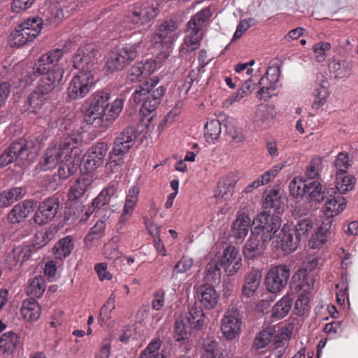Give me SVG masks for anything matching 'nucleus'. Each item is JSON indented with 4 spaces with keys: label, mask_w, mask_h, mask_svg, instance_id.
<instances>
[{
    "label": "nucleus",
    "mask_w": 358,
    "mask_h": 358,
    "mask_svg": "<svg viewBox=\"0 0 358 358\" xmlns=\"http://www.w3.org/2000/svg\"><path fill=\"white\" fill-rule=\"evenodd\" d=\"M254 229L246 241L243 255L246 259L261 257L265 250V244L269 242L279 230L281 222L278 216H270L264 211L253 220Z\"/></svg>",
    "instance_id": "f257e3e1"
},
{
    "label": "nucleus",
    "mask_w": 358,
    "mask_h": 358,
    "mask_svg": "<svg viewBox=\"0 0 358 358\" xmlns=\"http://www.w3.org/2000/svg\"><path fill=\"white\" fill-rule=\"evenodd\" d=\"M63 55L64 51L57 48L43 54L38 59L32 69L34 76H30L32 80L36 74L42 76L36 90L48 94L60 84L64 74V69L59 63Z\"/></svg>",
    "instance_id": "f03ea898"
},
{
    "label": "nucleus",
    "mask_w": 358,
    "mask_h": 358,
    "mask_svg": "<svg viewBox=\"0 0 358 358\" xmlns=\"http://www.w3.org/2000/svg\"><path fill=\"white\" fill-rule=\"evenodd\" d=\"M110 94L103 90L93 93L87 99L89 106L85 111V120L90 124L108 125L120 115L124 106V100L117 98L109 103Z\"/></svg>",
    "instance_id": "7ed1b4c3"
},
{
    "label": "nucleus",
    "mask_w": 358,
    "mask_h": 358,
    "mask_svg": "<svg viewBox=\"0 0 358 358\" xmlns=\"http://www.w3.org/2000/svg\"><path fill=\"white\" fill-rule=\"evenodd\" d=\"M41 150L35 140L20 139L13 143L0 156V166H5L15 162L16 165L27 167L32 163Z\"/></svg>",
    "instance_id": "20e7f679"
},
{
    "label": "nucleus",
    "mask_w": 358,
    "mask_h": 358,
    "mask_svg": "<svg viewBox=\"0 0 358 358\" xmlns=\"http://www.w3.org/2000/svg\"><path fill=\"white\" fill-rule=\"evenodd\" d=\"M83 141V137L79 132H73L71 136H66L58 145L50 148L46 150L41 167L44 171L54 169L65 155L71 154L72 150L77 149V145Z\"/></svg>",
    "instance_id": "39448f33"
},
{
    "label": "nucleus",
    "mask_w": 358,
    "mask_h": 358,
    "mask_svg": "<svg viewBox=\"0 0 358 358\" xmlns=\"http://www.w3.org/2000/svg\"><path fill=\"white\" fill-rule=\"evenodd\" d=\"M211 16L209 8H205L194 15L187 22V29L180 48L181 54L196 50L203 38V23Z\"/></svg>",
    "instance_id": "423d86ee"
},
{
    "label": "nucleus",
    "mask_w": 358,
    "mask_h": 358,
    "mask_svg": "<svg viewBox=\"0 0 358 358\" xmlns=\"http://www.w3.org/2000/svg\"><path fill=\"white\" fill-rule=\"evenodd\" d=\"M157 81H152L150 85L145 83L137 88L131 95V99L136 103H141L143 109L149 113L154 111L159 105L165 92L162 86L157 88Z\"/></svg>",
    "instance_id": "0eeeda50"
},
{
    "label": "nucleus",
    "mask_w": 358,
    "mask_h": 358,
    "mask_svg": "<svg viewBox=\"0 0 358 358\" xmlns=\"http://www.w3.org/2000/svg\"><path fill=\"white\" fill-rule=\"evenodd\" d=\"M158 13L157 8L149 2L136 4L129 11L123 20V27L127 29H140L144 24L153 19Z\"/></svg>",
    "instance_id": "6e6552de"
},
{
    "label": "nucleus",
    "mask_w": 358,
    "mask_h": 358,
    "mask_svg": "<svg viewBox=\"0 0 358 358\" xmlns=\"http://www.w3.org/2000/svg\"><path fill=\"white\" fill-rule=\"evenodd\" d=\"M43 20L39 17L29 18L19 24L10 36L12 45L20 47L32 41L40 33Z\"/></svg>",
    "instance_id": "1a4fd4ad"
},
{
    "label": "nucleus",
    "mask_w": 358,
    "mask_h": 358,
    "mask_svg": "<svg viewBox=\"0 0 358 358\" xmlns=\"http://www.w3.org/2000/svg\"><path fill=\"white\" fill-rule=\"evenodd\" d=\"M98 50L93 45L87 44L78 50L73 57V67L79 70L78 74L94 76L96 69Z\"/></svg>",
    "instance_id": "9d476101"
},
{
    "label": "nucleus",
    "mask_w": 358,
    "mask_h": 358,
    "mask_svg": "<svg viewBox=\"0 0 358 358\" xmlns=\"http://www.w3.org/2000/svg\"><path fill=\"white\" fill-rule=\"evenodd\" d=\"M178 26L173 20L164 21L157 28L151 38V42L156 48L169 52L179 37Z\"/></svg>",
    "instance_id": "9b49d317"
},
{
    "label": "nucleus",
    "mask_w": 358,
    "mask_h": 358,
    "mask_svg": "<svg viewBox=\"0 0 358 358\" xmlns=\"http://www.w3.org/2000/svg\"><path fill=\"white\" fill-rule=\"evenodd\" d=\"M95 83L94 76L87 74H77L71 80L67 95L71 100L83 99L89 94Z\"/></svg>",
    "instance_id": "f8f14e48"
},
{
    "label": "nucleus",
    "mask_w": 358,
    "mask_h": 358,
    "mask_svg": "<svg viewBox=\"0 0 358 358\" xmlns=\"http://www.w3.org/2000/svg\"><path fill=\"white\" fill-rule=\"evenodd\" d=\"M289 277V269L286 265H278L271 268L267 273L265 284L268 290L276 293L283 289Z\"/></svg>",
    "instance_id": "ddd939ff"
},
{
    "label": "nucleus",
    "mask_w": 358,
    "mask_h": 358,
    "mask_svg": "<svg viewBox=\"0 0 358 358\" xmlns=\"http://www.w3.org/2000/svg\"><path fill=\"white\" fill-rule=\"evenodd\" d=\"M242 320L239 312L236 308H229L221 322V331L227 339H234L241 331Z\"/></svg>",
    "instance_id": "4468645a"
},
{
    "label": "nucleus",
    "mask_w": 358,
    "mask_h": 358,
    "mask_svg": "<svg viewBox=\"0 0 358 358\" xmlns=\"http://www.w3.org/2000/svg\"><path fill=\"white\" fill-rule=\"evenodd\" d=\"M220 264L227 276L234 275L242 267V258L239 250L233 245H228L218 256Z\"/></svg>",
    "instance_id": "2eb2a0df"
},
{
    "label": "nucleus",
    "mask_w": 358,
    "mask_h": 358,
    "mask_svg": "<svg viewBox=\"0 0 358 358\" xmlns=\"http://www.w3.org/2000/svg\"><path fill=\"white\" fill-rule=\"evenodd\" d=\"M108 152V145L101 142L92 146L83 156L86 169L91 171L100 166Z\"/></svg>",
    "instance_id": "dca6fc26"
},
{
    "label": "nucleus",
    "mask_w": 358,
    "mask_h": 358,
    "mask_svg": "<svg viewBox=\"0 0 358 358\" xmlns=\"http://www.w3.org/2000/svg\"><path fill=\"white\" fill-rule=\"evenodd\" d=\"M59 204L57 199L45 200L38 207L34 215L35 222L42 225L50 222L57 215Z\"/></svg>",
    "instance_id": "f3484780"
},
{
    "label": "nucleus",
    "mask_w": 358,
    "mask_h": 358,
    "mask_svg": "<svg viewBox=\"0 0 358 358\" xmlns=\"http://www.w3.org/2000/svg\"><path fill=\"white\" fill-rule=\"evenodd\" d=\"M32 255V248L29 245H20L15 247L7 255L6 266L10 270H17L28 261Z\"/></svg>",
    "instance_id": "a211bd4d"
},
{
    "label": "nucleus",
    "mask_w": 358,
    "mask_h": 358,
    "mask_svg": "<svg viewBox=\"0 0 358 358\" xmlns=\"http://www.w3.org/2000/svg\"><path fill=\"white\" fill-rule=\"evenodd\" d=\"M48 94H42L38 90L32 92L29 95L27 101L28 111L38 115L39 117H44L51 108L50 103L48 101Z\"/></svg>",
    "instance_id": "6ab92c4d"
},
{
    "label": "nucleus",
    "mask_w": 358,
    "mask_h": 358,
    "mask_svg": "<svg viewBox=\"0 0 358 358\" xmlns=\"http://www.w3.org/2000/svg\"><path fill=\"white\" fill-rule=\"evenodd\" d=\"M80 163L79 150H72L71 154L65 155L64 159L61 160L59 164L57 173L59 178L65 180L75 173L79 167Z\"/></svg>",
    "instance_id": "aec40b11"
},
{
    "label": "nucleus",
    "mask_w": 358,
    "mask_h": 358,
    "mask_svg": "<svg viewBox=\"0 0 358 358\" xmlns=\"http://www.w3.org/2000/svg\"><path fill=\"white\" fill-rule=\"evenodd\" d=\"M275 238L278 246L287 254L295 251L300 243L296 235L295 237L293 236L292 229L285 225L280 230Z\"/></svg>",
    "instance_id": "412c9836"
},
{
    "label": "nucleus",
    "mask_w": 358,
    "mask_h": 358,
    "mask_svg": "<svg viewBox=\"0 0 358 358\" xmlns=\"http://www.w3.org/2000/svg\"><path fill=\"white\" fill-rule=\"evenodd\" d=\"M155 69L156 64L152 60L138 62L129 69L127 79L131 83L140 82L155 72Z\"/></svg>",
    "instance_id": "4be33fe9"
},
{
    "label": "nucleus",
    "mask_w": 358,
    "mask_h": 358,
    "mask_svg": "<svg viewBox=\"0 0 358 358\" xmlns=\"http://www.w3.org/2000/svg\"><path fill=\"white\" fill-rule=\"evenodd\" d=\"M353 62L352 60L338 59L333 57L329 60L328 68L329 73L337 80H345L352 74Z\"/></svg>",
    "instance_id": "5701e85b"
},
{
    "label": "nucleus",
    "mask_w": 358,
    "mask_h": 358,
    "mask_svg": "<svg viewBox=\"0 0 358 358\" xmlns=\"http://www.w3.org/2000/svg\"><path fill=\"white\" fill-rule=\"evenodd\" d=\"M329 82L327 78L321 73L316 76V83L313 90V96L315 101L313 103V107L318 108L324 105L327 98L329 97Z\"/></svg>",
    "instance_id": "b1692460"
},
{
    "label": "nucleus",
    "mask_w": 358,
    "mask_h": 358,
    "mask_svg": "<svg viewBox=\"0 0 358 358\" xmlns=\"http://www.w3.org/2000/svg\"><path fill=\"white\" fill-rule=\"evenodd\" d=\"M136 137V131L133 127L125 128L114 141L113 148L115 149V152L127 153L133 147Z\"/></svg>",
    "instance_id": "393cba45"
},
{
    "label": "nucleus",
    "mask_w": 358,
    "mask_h": 358,
    "mask_svg": "<svg viewBox=\"0 0 358 358\" xmlns=\"http://www.w3.org/2000/svg\"><path fill=\"white\" fill-rule=\"evenodd\" d=\"M196 297L202 306L206 309L215 308L219 299L215 289L210 285L199 287L196 291Z\"/></svg>",
    "instance_id": "a878e982"
},
{
    "label": "nucleus",
    "mask_w": 358,
    "mask_h": 358,
    "mask_svg": "<svg viewBox=\"0 0 358 358\" xmlns=\"http://www.w3.org/2000/svg\"><path fill=\"white\" fill-rule=\"evenodd\" d=\"M236 183V180L232 176H227L220 179L214 190V196L217 201H220L230 198Z\"/></svg>",
    "instance_id": "bb28decb"
},
{
    "label": "nucleus",
    "mask_w": 358,
    "mask_h": 358,
    "mask_svg": "<svg viewBox=\"0 0 358 358\" xmlns=\"http://www.w3.org/2000/svg\"><path fill=\"white\" fill-rule=\"evenodd\" d=\"M250 224L251 220L248 215H241L236 219L232 225L231 236L236 240V243H242L248 233Z\"/></svg>",
    "instance_id": "cd10ccee"
},
{
    "label": "nucleus",
    "mask_w": 358,
    "mask_h": 358,
    "mask_svg": "<svg viewBox=\"0 0 358 358\" xmlns=\"http://www.w3.org/2000/svg\"><path fill=\"white\" fill-rule=\"evenodd\" d=\"M261 279V272L257 269L252 270L245 277L243 294L248 298L252 296L260 285Z\"/></svg>",
    "instance_id": "c85d7f7f"
},
{
    "label": "nucleus",
    "mask_w": 358,
    "mask_h": 358,
    "mask_svg": "<svg viewBox=\"0 0 358 358\" xmlns=\"http://www.w3.org/2000/svg\"><path fill=\"white\" fill-rule=\"evenodd\" d=\"M331 222V220H328V223L323 222L315 229V231L310 234L311 237L308 241L310 248H320L327 242Z\"/></svg>",
    "instance_id": "c756f323"
},
{
    "label": "nucleus",
    "mask_w": 358,
    "mask_h": 358,
    "mask_svg": "<svg viewBox=\"0 0 358 358\" xmlns=\"http://www.w3.org/2000/svg\"><path fill=\"white\" fill-rule=\"evenodd\" d=\"M39 303L34 299L24 300L20 308L22 317L27 322H34L41 315Z\"/></svg>",
    "instance_id": "7c9ffc66"
},
{
    "label": "nucleus",
    "mask_w": 358,
    "mask_h": 358,
    "mask_svg": "<svg viewBox=\"0 0 358 358\" xmlns=\"http://www.w3.org/2000/svg\"><path fill=\"white\" fill-rule=\"evenodd\" d=\"M32 204L29 201H24L15 205L8 215L10 223H18L23 221L32 211Z\"/></svg>",
    "instance_id": "2f4dec72"
},
{
    "label": "nucleus",
    "mask_w": 358,
    "mask_h": 358,
    "mask_svg": "<svg viewBox=\"0 0 358 358\" xmlns=\"http://www.w3.org/2000/svg\"><path fill=\"white\" fill-rule=\"evenodd\" d=\"M201 358H229L228 353L216 341L208 339L203 346Z\"/></svg>",
    "instance_id": "473e14b6"
},
{
    "label": "nucleus",
    "mask_w": 358,
    "mask_h": 358,
    "mask_svg": "<svg viewBox=\"0 0 358 358\" xmlns=\"http://www.w3.org/2000/svg\"><path fill=\"white\" fill-rule=\"evenodd\" d=\"M347 204L345 199L341 196H334L328 199L324 206V215L329 220L342 212Z\"/></svg>",
    "instance_id": "72a5a7b5"
},
{
    "label": "nucleus",
    "mask_w": 358,
    "mask_h": 358,
    "mask_svg": "<svg viewBox=\"0 0 358 358\" xmlns=\"http://www.w3.org/2000/svg\"><path fill=\"white\" fill-rule=\"evenodd\" d=\"M91 184V180L87 176H83L76 180V183L70 188L68 193L69 200L79 201Z\"/></svg>",
    "instance_id": "f704fd0d"
},
{
    "label": "nucleus",
    "mask_w": 358,
    "mask_h": 358,
    "mask_svg": "<svg viewBox=\"0 0 358 358\" xmlns=\"http://www.w3.org/2000/svg\"><path fill=\"white\" fill-rule=\"evenodd\" d=\"M220 265V258L217 255L207 264L204 276L207 282L210 284L220 282L222 275Z\"/></svg>",
    "instance_id": "c9c22d12"
},
{
    "label": "nucleus",
    "mask_w": 358,
    "mask_h": 358,
    "mask_svg": "<svg viewBox=\"0 0 358 358\" xmlns=\"http://www.w3.org/2000/svg\"><path fill=\"white\" fill-rule=\"evenodd\" d=\"M314 222L310 217H300L295 225V235L301 241L306 240L315 231Z\"/></svg>",
    "instance_id": "e433bc0d"
},
{
    "label": "nucleus",
    "mask_w": 358,
    "mask_h": 358,
    "mask_svg": "<svg viewBox=\"0 0 358 358\" xmlns=\"http://www.w3.org/2000/svg\"><path fill=\"white\" fill-rule=\"evenodd\" d=\"M25 194L22 187H13L0 194V207H7L15 201L22 199Z\"/></svg>",
    "instance_id": "4c0bfd02"
},
{
    "label": "nucleus",
    "mask_w": 358,
    "mask_h": 358,
    "mask_svg": "<svg viewBox=\"0 0 358 358\" xmlns=\"http://www.w3.org/2000/svg\"><path fill=\"white\" fill-rule=\"evenodd\" d=\"M190 332L188 327L185 325L184 320H177L175 322L174 338L180 344L187 345V348L190 349L192 345L189 344Z\"/></svg>",
    "instance_id": "58836bf2"
},
{
    "label": "nucleus",
    "mask_w": 358,
    "mask_h": 358,
    "mask_svg": "<svg viewBox=\"0 0 358 358\" xmlns=\"http://www.w3.org/2000/svg\"><path fill=\"white\" fill-rule=\"evenodd\" d=\"M292 299L289 296H284L278 301L273 308L272 315L277 319H281L286 316L291 309Z\"/></svg>",
    "instance_id": "ea45409f"
},
{
    "label": "nucleus",
    "mask_w": 358,
    "mask_h": 358,
    "mask_svg": "<svg viewBox=\"0 0 358 358\" xmlns=\"http://www.w3.org/2000/svg\"><path fill=\"white\" fill-rule=\"evenodd\" d=\"M73 248L72 239L69 236H66L61 239L54 247V255L58 259H63L68 257Z\"/></svg>",
    "instance_id": "a19ab883"
},
{
    "label": "nucleus",
    "mask_w": 358,
    "mask_h": 358,
    "mask_svg": "<svg viewBox=\"0 0 358 358\" xmlns=\"http://www.w3.org/2000/svg\"><path fill=\"white\" fill-rule=\"evenodd\" d=\"M221 123L217 119L208 120L205 125L204 136L208 143H214L221 134Z\"/></svg>",
    "instance_id": "79ce46f5"
},
{
    "label": "nucleus",
    "mask_w": 358,
    "mask_h": 358,
    "mask_svg": "<svg viewBox=\"0 0 358 358\" xmlns=\"http://www.w3.org/2000/svg\"><path fill=\"white\" fill-rule=\"evenodd\" d=\"M59 6L55 4L51 5L48 10L44 13L45 20L50 24H57L61 22L64 18L69 17L70 10L59 11Z\"/></svg>",
    "instance_id": "37998d69"
},
{
    "label": "nucleus",
    "mask_w": 358,
    "mask_h": 358,
    "mask_svg": "<svg viewBox=\"0 0 358 358\" xmlns=\"http://www.w3.org/2000/svg\"><path fill=\"white\" fill-rule=\"evenodd\" d=\"M336 176V189L340 194H345L352 190L355 185L356 179L350 175L338 174Z\"/></svg>",
    "instance_id": "c03bdc74"
},
{
    "label": "nucleus",
    "mask_w": 358,
    "mask_h": 358,
    "mask_svg": "<svg viewBox=\"0 0 358 358\" xmlns=\"http://www.w3.org/2000/svg\"><path fill=\"white\" fill-rule=\"evenodd\" d=\"M45 287V279L42 276H36L29 282L27 292L29 296L38 298L43 294Z\"/></svg>",
    "instance_id": "a18cd8bd"
},
{
    "label": "nucleus",
    "mask_w": 358,
    "mask_h": 358,
    "mask_svg": "<svg viewBox=\"0 0 358 358\" xmlns=\"http://www.w3.org/2000/svg\"><path fill=\"white\" fill-rule=\"evenodd\" d=\"M17 342V334L13 332L5 333L0 338V351L2 353L12 352L15 349Z\"/></svg>",
    "instance_id": "49530a36"
},
{
    "label": "nucleus",
    "mask_w": 358,
    "mask_h": 358,
    "mask_svg": "<svg viewBox=\"0 0 358 358\" xmlns=\"http://www.w3.org/2000/svg\"><path fill=\"white\" fill-rule=\"evenodd\" d=\"M289 341V337L287 333L282 332L275 336L273 352L277 358L282 357L288 346Z\"/></svg>",
    "instance_id": "de8ad7c7"
},
{
    "label": "nucleus",
    "mask_w": 358,
    "mask_h": 358,
    "mask_svg": "<svg viewBox=\"0 0 358 358\" xmlns=\"http://www.w3.org/2000/svg\"><path fill=\"white\" fill-rule=\"evenodd\" d=\"M205 315L199 307H193L189 310L187 322L193 329H199L204 324Z\"/></svg>",
    "instance_id": "09e8293b"
},
{
    "label": "nucleus",
    "mask_w": 358,
    "mask_h": 358,
    "mask_svg": "<svg viewBox=\"0 0 358 358\" xmlns=\"http://www.w3.org/2000/svg\"><path fill=\"white\" fill-rule=\"evenodd\" d=\"M118 237H113L109 242L106 243L103 248V255L105 258L115 260L121 257V252L119 250Z\"/></svg>",
    "instance_id": "8fccbe9b"
},
{
    "label": "nucleus",
    "mask_w": 358,
    "mask_h": 358,
    "mask_svg": "<svg viewBox=\"0 0 358 358\" xmlns=\"http://www.w3.org/2000/svg\"><path fill=\"white\" fill-rule=\"evenodd\" d=\"M307 182L302 177H295L289 184L290 194L295 198L303 196L306 193Z\"/></svg>",
    "instance_id": "3c124183"
},
{
    "label": "nucleus",
    "mask_w": 358,
    "mask_h": 358,
    "mask_svg": "<svg viewBox=\"0 0 358 358\" xmlns=\"http://www.w3.org/2000/svg\"><path fill=\"white\" fill-rule=\"evenodd\" d=\"M281 196L278 189H271L264 193L265 208H273L278 210L280 208Z\"/></svg>",
    "instance_id": "603ef678"
},
{
    "label": "nucleus",
    "mask_w": 358,
    "mask_h": 358,
    "mask_svg": "<svg viewBox=\"0 0 358 358\" xmlns=\"http://www.w3.org/2000/svg\"><path fill=\"white\" fill-rule=\"evenodd\" d=\"M315 278L312 275H306L303 279L299 280L297 283L294 282L291 287L293 289L309 296L310 292L313 289Z\"/></svg>",
    "instance_id": "864d4df0"
},
{
    "label": "nucleus",
    "mask_w": 358,
    "mask_h": 358,
    "mask_svg": "<svg viewBox=\"0 0 358 358\" xmlns=\"http://www.w3.org/2000/svg\"><path fill=\"white\" fill-rule=\"evenodd\" d=\"M306 194H308L311 200L316 202L324 201V192H322V186L318 181H311L307 182V190Z\"/></svg>",
    "instance_id": "5fc2aeb1"
},
{
    "label": "nucleus",
    "mask_w": 358,
    "mask_h": 358,
    "mask_svg": "<svg viewBox=\"0 0 358 358\" xmlns=\"http://www.w3.org/2000/svg\"><path fill=\"white\" fill-rule=\"evenodd\" d=\"M322 160L320 157L313 158L310 164L306 166V176L309 179H317L322 170Z\"/></svg>",
    "instance_id": "6e6d98bb"
},
{
    "label": "nucleus",
    "mask_w": 358,
    "mask_h": 358,
    "mask_svg": "<svg viewBox=\"0 0 358 358\" xmlns=\"http://www.w3.org/2000/svg\"><path fill=\"white\" fill-rule=\"evenodd\" d=\"M336 175L345 174L350 166L349 155L345 152H339L334 161Z\"/></svg>",
    "instance_id": "4d7b16f0"
},
{
    "label": "nucleus",
    "mask_w": 358,
    "mask_h": 358,
    "mask_svg": "<svg viewBox=\"0 0 358 358\" xmlns=\"http://www.w3.org/2000/svg\"><path fill=\"white\" fill-rule=\"evenodd\" d=\"M310 309V297L308 294L300 293L295 302L294 310L297 315L302 316Z\"/></svg>",
    "instance_id": "13d9d810"
},
{
    "label": "nucleus",
    "mask_w": 358,
    "mask_h": 358,
    "mask_svg": "<svg viewBox=\"0 0 358 358\" xmlns=\"http://www.w3.org/2000/svg\"><path fill=\"white\" fill-rule=\"evenodd\" d=\"M126 153L122 152H115V149L113 148V150L109 155V162H108V169L112 172H116L119 168L124 164V155Z\"/></svg>",
    "instance_id": "bf43d9fd"
},
{
    "label": "nucleus",
    "mask_w": 358,
    "mask_h": 358,
    "mask_svg": "<svg viewBox=\"0 0 358 358\" xmlns=\"http://www.w3.org/2000/svg\"><path fill=\"white\" fill-rule=\"evenodd\" d=\"M117 53L125 64L127 65L136 58L137 55V45L135 44H127L119 49Z\"/></svg>",
    "instance_id": "052dcab7"
},
{
    "label": "nucleus",
    "mask_w": 358,
    "mask_h": 358,
    "mask_svg": "<svg viewBox=\"0 0 358 358\" xmlns=\"http://www.w3.org/2000/svg\"><path fill=\"white\" fill-rule=\"evenodd\" d=\"M331 45L329 42H319L313 46L315 59L318 62H324L327 57V52L330 50Z\"/></svg>",
    "instance_id": "680f3d73"
},
{
    "label": "nucleus",
    "mask_w": 358,
    "mask_h": 358,
    "mask_svg": "<svg viewBox=\"0 0 358 358\" xmlns=\"http://www.w3.org/2000/svg\"><path fill=\"white\" fill-rule=\"evenodd\" d=\"M139 192V187L137 186H132L129 189L124 206V209L131 210L132 212L134 211L138 202Z\"/></svg>",
    "instance_id": "e2e57ef3"
},
{
    "label": "nucleus",
    "mask_w": 358,
    "mask_h": 358,
    "mask_svg": "<svg viewBox=\"0 0 358 358\" xmlns=\"http://www.w3.org/2000/svg\"><path fill=\"white\" fill-rule=\"evenodd\" d=\"M193 259L192 258L182 257L180 261L173 266L171 273V278H175L178 273L187 272L192 266Z\"/></svg>",
    "instance_id": "0e129e2a"
},
{
    "label": "nucleus",
    "mask_w": 358,
    "mask_h": 358,
    "mask_svg": "<svg viewBox=\"0 0 358 358\" xmlns=\"http://www.w3.org/2000/svg\"><path fill=\"white\" fill-rule=\"evenodd\" d=\"M126 66L125 63L119 57V54L117 52H113L108 57L106 62V66L108 70L110 71H115L122 69Z\"/></svg>",
    "instance_id": "69168bd1"
},
{
    "label": "nucleus",
    "mask_w": 358,
    "mask_h": 358,
    "mask_svg": "<svg viewBox=\"0 0 358 358\" xmlns=\"http://www.w3.org/2000/svg\"><path fill=\"white\" fill-rule=\"evenodd\" d=\"M272 332L264 329L260 331L254 340V346L257 349L265 348L271 341Z\"/></svg>",
    "instance_id": "338daca9"
},
{
    "label": "nucleus",
    "mask_w": 358,
    "mask_h": 358,
    "mask_svg": "<svg viewBox=\"0 0 358 358\" xmlns=\"http://www.w3.org/2000/svg\"><path fill=\"white\" fill-rule=\"evenodd\" d=\"M160 342L158 340L151 341L146 348L141 352L139 358H152L159 353L157 350L160 348Z\"/></svg>",
    "instance_id": "774afa93"
}]
</instances>
